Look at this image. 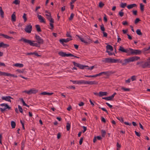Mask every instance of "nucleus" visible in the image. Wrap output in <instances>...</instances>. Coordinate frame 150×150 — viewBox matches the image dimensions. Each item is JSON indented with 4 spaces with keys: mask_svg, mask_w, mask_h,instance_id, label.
<instances>
[{
    "mask_svg": "<svg viewBox=\"0 0 150 150\" xmlns=\"http://www.w3.org/2000/svg\"><path fill=\"white\" fill-rule=\"evenodd\" d=\"M143 61H141L140 62H138L137 63V65L139 66V67H142V65H143Z\"/></svg>",
    "mask_w": 150,
    "mask_h": 150,
    "instance_id": "a19ab883",
    "label": "nucleus"
},
{
    "mask_svg": "<svg viewBox=\"0 0 150 150\" xmlns=\"http://www.w3.org/2000/svg\"><path fill=\"white\" fill-rule=\"evenodd\" d=\"M101 121L103 122L104 123H105L106 122V120L105 118L103 117H101Z\"/></svg>",
    "mask_w": 150,
    "mask_h": 150,
    "instance_id": "680f3d73",
    "label": "nucleus"
},
{
    "mask_svg": "<svg viewBox=\"0 0 150 150\" xmlns=\"http://www.w3.org/2000/svg\"><path fill=\"white\" fill-rule=\"evenodd\" d=\"M83 133H84L86 130L87 128L86 127H85L84 126H83Z\"/></svg>",
    "mask_w": 150,
    "mask_h": 150,
    "instance_id": "69168bd1",
    "label": "nucleus"
},
{
    "mask_svg": "<svg viewBox=\"0 0 150 150\" xmlns=\"http://www.w3.org/2000/svg\"><path fill=\"white\" fill-rule=\"evenodd\" d=\"M47 18L50 21V22L54 23V19L52 18L50 13H48V14H45Z\"/></svg>",
    "mask_w": 150,
    "mask_h": 150,
    "instance_id": "6e6552de",
    "label": "nucleus"
},
{
    "mask_svg": "<svg viewBox=\"0 0 150 150\" xmlns=\"http://www.w3.org/2000/svg\"><path fill=\"white\" fill-rule=\"evenodd\" d=\"M71 127L70 124L69 122L67 123V125H66V128L67 131H69Z\"/></svg>",
    "mask_w": 150,
    "mask_h": 150,
    "instance_id": "72a5a7b5",
    "label": "nucleus"
},
{
    "mask_svg": "<svg viewBox=\"0 0 150 150\" xmlns=\"http://www.w3.org/2000/svg\"><path fill=\"white\" fill-rule=\"evenodd\" d=\"M131 51V53L132 55H138L140 54L142 52L141 50H133L132 49H130Z\"/></svg>",
    "mask_w": 150,
    "mask_h": 150,
    "instance_id": "39448f33",
    "label": "nucleus"
},
{
    "mask_svg": "<svg viewBox=\"0 0 150 150\" xmlns=\"http://www.w3.org/2000/svg\"><path fill=\"white\" fill-rule=\"evenodd\" d=\"M38 17L41 23H45V21L44 20V18L40 15H38Z\"/></svg>",
    "mask_w": 150,
    "mask_h": 150,
    "instance_id": "2eb2a0df",
    "label": "nucleus"
},
{
    "mask_svg": "<svg viewBox=\"0 0 150 150\" xmlns=\"http://www.w3.org/2000/svg\"><path fill=\"white\" fill-rule=\"evenodd\" d=\"M19 100L22 102L23 105L26 106L28 107H29V105H27V104L25 103V102L24 101L23 98H19Z\"/></svg>",
    "mask_w": 150,
    "mask_h": 150,
    "instance_id": "bb28decb",
    "label": "nucleus"
},
{
    "mask_svg": "<svg viewBox=\"0 0 150 150\" xmlns=\"http://www.w3.org/2000/svg\"><path fill=\"white\" fill-rule=\"evenodd\" d=\"M66 35L67 37H69L70 38H71V36L70 35V33L69 32H67L66 34Z\"/></svg>",
    "mask_w": 150,
    "mask_h": 150,
    "instance_id": "864d4df0",
    "label": "nucleus"
},
{
    "mask_svg": "<svg viewBox=\"0 0 150 150\" xmlns=\"http://www.w3.org/2000/svg\"><path fill=\"white\" fill-rule=\"evenodd\" d=\"M11 125L12 128H15L16 125L15 122L13 121H11Z\"/></svg>",
    "mask_w": 150,
    "mask_h": 150,
    "instance_id": "473e14b6",
    "label": "nucleus"
},
{
    "mask_svg": "<svg viewBox=\"0 0 150 150\" xmlns=\"http://www.w3.org/2000/svg\"><path fill=\"white\" fill-rule=\"evenodd\" d=\"M101 133L102 137H104L106 134V132L105 130H102L101 131Z\"/></svg>",
    "mask_w": 150,
    "mask_h": 150,
    "instance_id": "c9c22d12",
    "label": "nucleus"
},
{
    "mask_svg": "<svg viewBox=\"0 0 150 150\" xmlns=\"http://www.w3.org/2000/svg\"><path fill=\"white\" fill-rule=\"evenodd\" d=\"M135 133L137 136L138 137H139L140 136V134L139 132H137L136 131H135Z\"/></svg>",
    "mask_w": 150,
    "mask_h": 150,
    "instance_id": "338daca9",
    "label": "nucleus"
},
{
    "mask_svg": "<svg viewBox=\"0 0 150 150\" xmlns=\"http://www.w3.org/2000/svg\"><path fill=\"white\" fill-rule=\"evenodd\" d=\"M0 35L2 36L3 37L5 38L11 40L13 38L12 37H10L7 35H5L4 34H0Z\"/></svg>",
    "mask_w": 150,
    "mask_h": 150,
    "instance_id": "a211bd4d",
    "label": "nucleus"
},
{
    "mask_svg": "<svg viewBox=\"0 0 150 150\" xmlns=\"http://www.w3.org/2000/svg\"><path fill=\"white\" fill-rule=\"evenodd\" d=\"M94 66H92L90 67H86V69H89V70H91L93 69V68H94Z\"/></svg>",
    "mask_w": 150,
    "mask_h": 150,
    "instance_id": "4d7b16f0",
    "label": "nucleus"
},
{
    "mask_svg": "<svg viewBox=\"0 0 150 150\" xmlns=\"http://www.w3.org/2000/svg\"><path fill=\"white\" fill-rule=\"evenodd\" d=\"M123 10V9H122L119 12V15L121 17H122L124 14V13L122 11Z\"/></svg>",
    "mask_w": 150,
    "mask_h": 150,
    "instance_id": "58836bf2",
    "label": "nucleus"
},
{
    "mask_svg": "<svg viewBox=\"0 0 150 150\" xmlns=\"http://www.w3.org/2000/svg\"><path fill=\"white\" fill-rule=\"evenodd\" d=\"M116 94V93L115 92L111 96L106 97H103L102 98V99L108 100H112L114 98L115 95Z\"/></svg>",
    "mask_w": 150,
    "mask_h": 150,
    "instance_id": "9b49d317",
    "label": "nucleus"
},
{
    "mask_svg": "<svg viewBox=\"0 0 150 150\" xmlns=\"http://www.w3.org/2000/svg\"><path fill=\"white\" fill-rule=\"evenodd\" d=\"M140 20L139 18H137L134 21V23L137 24Z\"/></svg>",
    "mask_w": 150,
    "mask_h": 150,
    "instance_id": "5fc2aeb1",
    "label": "nucleus"
},
{
    "mask_svg": "<svg viewBox=\"0 0 150 150\" xmlns=\"http://www.w3.org/2000/svg\"><path fill=\"white\" fill-rule=\"evenodd\" d=\"M103 37H104L106 38L107 37L108 34L107 33L105 32H103Z\"/></svg>",
    "mask_w": 150,
    "mask_h": 150,
    "instance_id": "bf43d9fd",
    "label": "nucleus"
},
{
    "mask_svg": "<svg viewBox=\"0 0 150 150\" xmlns=\"http://www.w3.org/2000/svg\"><path fill=\"white\" fill-rule=\"evenodd\" d=\"M58 54L60 56L62 57H70V56H72L71 54H66V53L63 52H59L58 53Z\"/></svg>",
    "mask_w": 150,
    "mask_h": 150,
    "instance_id": "9d476101",
    "label": "nucleus"
},
{
    "mask_svg": "<svg viewBox=\"0 0 150 150\" xmlns=\"http://www.w3.org/2000/svg\"><path fill=\"white\" fill-rule=\"evenodd\" d=\"M117 118L118 120L120 121L121 122H124V120H123V118H122V117H117Z\"/></svg>",
    "mask_w": 150,
    "mask_h": 150,
    "instance_id": "49530a36",
    "label": "nucleus"
},
{
    "mask_svg": "<svg viewBox=\"0 0 150 150\" xmlns=\"http://www.w3.org/2000/svg\"><path fill=\"white\" fill-rule=\"evenodd\" d=\"M131 79L132 81H135L136 80V76L135 75L131 77Z\"/></svg>",
    "mask_w": 150,
    "mask_h": 150,
    "instance_id": "c03bdc74",
    "label": "nucleus"
},
{
    "mask_svg": "<svg viewBox=\"0 0 150 150\" xmlns=\"http://www.w3.org/2000/svg\"><path fill=\"white\" fill-rule=\"evenodd\" d=\"M0 106L2 107H4V108H0L1 111L2 112H3L4 111L7 109L10 110L11 108V107L8 106V105L6 103H2L0 104Z\"/></svg>",
    "mask_w": 150,
    "mask_h": 150,
    "instance_id": "20e7f679",
    "label": "nucleus"
},
{
    "mask_svg": "<svg viewBox=\"0 0 150 150\" xmlns=\"http://www.w3.org/2000/svg\"><path fill=\"white\" fill-rule=\"evenodd\" d=\"M99 108L101 109H102L103 111H105L107 114L108 113V111L105 109V108H100V107H99Z\"/></svg>",
    "mask_w": 150,
    "mask_h": 150,
    "instance_id": "3c124183",
    "label": "nucleus"
},
{
    "mask_svg": "<svg viewBox=\"0 0 150 150\" xmlns=\"http://www.w3.org/2000/svg\"><path fill=\"white\" fill-rule=\"evenodd\" d=\"M140 6L141 10L142 11H144V5L142 3H141L140 4Z\"/></svg>",
    "mask_w": 150,
    "mask_h": 150,
    "instance_id": "e433bc0d",
    "label": "nucleus"
},
{
    "mask_svg": "<svg viewBox=\"0 0 150 150\" xmlns=\"http://www.w3.org/2000/svg\"><path fill=\"white\" fill-rule=\"evenodd\" d=\"M121 89V90H123L124 91H129L130 90L129 88H125L123 87H122Z\"/></svg>",
    "mask_w": 150,
    "mask_h": 150,
    "instance_id": "ea45409f",
    "label": "nucleus"
},
{
    "mask_svg": "<svg viewBox=\"0 0 150 150\" xmlns=\"http://www.w3.org/2000/svg\"><path fill=\"white\" fill-rule=\"evenodd\" d=\"M53 23H54L50 22V26L51 27V29H53V28L54 26H53Z\"/></svg>",
    "mask_w": 150,
    "mask_h": 150,
    "instance_id": "e2e57ef3",
    "label": "nucleus"
},
{
    "mask_svg": "<svg viewBox=\"0 0 150 150\" xmlns=\"http://www.w3.org/2000/svg\"><path fill=\"white\" fill-rule=\"evenodd\" d=\"M35 38L38 43L40 44H43L44 42L43 40L39 36L35 35Z\"/></svg>",
    "mask_w": 150,
    "mask_h": 150,
    "instance_id": "1a4fd4ad",
    "label": "nucleus"
},
{
    "mask_svg": "<svg viewBox=\"0 0 150 150\" xmlns=\"http://www.w3.org/2000/svg\"><path fill=\"white\" fill-rule=\"evenodd\" d=\"M23 18L24 19V22H25L27 20V14L25 13H24L23 14Z\"/></svg>",
    "mask_w": 150,
    "mask_h": 150,
    "instance_id": "2f4dec72",
    "label": "nucleus"
},
{
    "mask_svg": "<svg viewBox=\"0 0 150 150\" xmlns=\"http://www.w3.org/2000/svg\"><path fill=\"white\" fill-rule=\"evenodd\" d=\"M140 59L139 57L137 56H134L130 57L127 59H125L123 61L120 59H115L111 58H104L102 60V62L104 63H120L122 64L123 66L127 65L128 63L133 62L137 61Z\"/></svg>",
    "mask_w": 150,
    "mask_h": 150,
    "instance_id": "f257e3e1",
    "label": "nucleus"
},
{
    "mask_svg": "<svg viewBox=\"0 0 150 150\" xmlns=\"http://www.w3.org/2000/svg\"><path fill=\"white\" fill-rule=\"evenodd\" d=\"M83 140V138L81 137L80 138L79 142V144L80 145H81L82 144Z\"/></svg>",
    "mask_w": 150,
    "mask_h": 150,
    "instance_id": "6e6d98bb",
    "label": "nucleus"
},
{
    "mask_svg": "<svg viewBox=\"0 0 150 150\" xmlns=\"http://www.w3.org/2000/svg\"><path fill=\"white\" fill-rule=\"evenodd\" d=\"M30 92V94H35L38 91L36 89H30L29 90Z\"/></svg>",
    "mask_w": 150,
    "mask_h": 150,
    "instance_id": "5701e85b",
    "label": "nucleus"
},
{
    "mask_svg": "<svg viewBox=\"0 0 150 150\" xmlns=\"http://www.w3.org/2000/svg\"><path fill=\"white\" fill-rule=\"evenodd\" d=\"M18 108L19 111L21 113H22L23 112V109H22V107L20 105H18Z\"/></svg>",
    "mask_w": 150,
    "mask_h": 150,
    "instance_id": "09e8293b",
    "label": "nucleus"
},
{
    "mask_svg": "<svg viewBox=\"0 0 150 150\" xmlns=\"http://www.w3.org/2000/svg\"><path fill=\"white\" fill-rule=\"evenodd\" d=\"M70 81L71 82H72L73 84H78V80H77V81H73V80H70Z\"/></svg>",
    "mask_w": 150,
    "mask_h": 150,
    "instance_id": "603ef678",
    "label": "nucleus"
},
{
    "mask_svg": "<svg viewBox=\"0 0 150 150\" xmlns=\"http://www.w3.org/2000/svg\"><path fill=\"white\" fill-rule=\"evenodd\" d=\"M14 66L15 67H16L21 68V67H23L24 65L23 64H22L17 63H16L15 64H14Z\"/></svg>",
    "mask_w": 150,
    "mask_h": 150,
    "instance_id": "393cba45",
    "label": "nucleus"
},
{
    "mask_svg": "<svg viewBox=\"0 0 150 150\" xmlns=\"http://www.w3.org/2000/svg\"><path fill=\"white\" fill-rule=\"evenodd\" d=\"M9 46V45L4 44L3 42L0 43V47H3L4 48L6 47Z\"/></svg>",
    "mask_w": 150,
    "mask_h": 150,
    "instance_id": "b1692460",
    "label": "nucleus"
},
{
    "mask_svg": "<svg viewBox=\"0 0 150 150\" xmlns=\"http://www.w3.org/2000/svg\"><path fill=\"white\" fill-rule=\"evenodd\" d=\"M107 93L106 92H100L99 95L100 96H106Z\"/></svg>",
    "mask_w": 150,
    "mask_h": 150,
    "instance_id": "a878e982",
    "label": "nucleus"
},
{
    "mask_svg": "<svg viewBox=\"0 0 150 150\" xmlns=\"http://www.w3.org/2000/svg\"><path fill=\"white\" fill-rule=\"evenodd\" d=\"M98 84L97 82L96 81H87L86 84L88 85H93V84Z\"/></svg>",
    "mask_w": 150,
    "mask_h": 150,
    "instance_id": "f3484780",
    "label": "nucleus"
},
{
    "mask_svg": "<svg viewBox=\"0 0 150 150\" xmlns=\"http://www.w3.org/2000/svg\"><path fill=\"white\" fill-rule=\"evenodd\" d=\"M100 29L103 32H104L105 31V28L104 27V25L103 24H102L100 26Z\"/></svg>",
    "mask_w": 150,
    "mask_h": 150,
    "instance_id": "79ce46f5",
    "label": "nucleus"
},
{
    "mask_svg": "<svg viewBox=\"0 0 150 150\" xmlns=\"http://www.w3.org/2000/svg\"><path fill=\"white\" fill-rule=\"evenodd\" d=\"M142 67L144 69L146 68H150V64L148 62H143V64L142 65Z\"/></svg>",
    "mask_w": 150,
    "mask_h": 150,
    "instance_id": "f8f14e48",
    "label": "nucleus"
},
{
    "mask_svg": "<svg viewBox=\"0 0 150 150\" xmlns=\"http://www.w3.org/2000/svg\"><path fill=\"white\" fill-rule=\"evenodd\" d=\"M104 5V4L101 1L99 3V6L100 8H102L103 7Z\"/></svg>",
    "mask_w": 150,
    "mask_h": 150,
    "instance_id": "8fccbe9b",
    "label": "nucleus"
},
{
    "mask_svg": "<svg viewBox=\"0 0 150 150\" xmlns=\"http://www.w3.org/2000/svg\"><path fill=\"white\" fill-rule=\"evenodd\" d=\"M35 27L37 31L38 32H40L41 31V30L40 28V26L39 25H35Z\"/></svg>",
    "mask_w": 150,
    "mask_h": 150,
    "instance_id": "c756f323",
    "label": "nucleus"
},
{
    "mask_svg": "<svg viewBox=\"0 0 150 150\" xmlns=\"http://www.w3.org/2000/svg\"><path fill=\"white\" fill-rule=\"evenodd\" d=\"M1 98L3 100H5L6 101L10 102H11V99H13V98L10 96L6 97L3 96Z\"/></svg>",
    "mask_w": 150,
    "mask_h": 150,
    "instance_id": "4468645a",
    "label": "nucleus"
},
{
    "mask_svg": "<svg viewBox=\"0 0 150 150\" xmlns=\"http://www.w3.org/2000/svg\"><path fill=\"white\" fill-rule=\"evenodd\" d=\"M72 63L75 66L78 67L81 69H86V67H88V66L87 65L81 64L79 63H76L75 62H73Z\"/></svg>",
    "mask_w": 150,
    "mask_h": 150,
    "instance_id": "7ed1b4c3",
    "label": "nucleus"
},
{
    "mask_svg": "<svg viewBox=\"0 0 150 150\" xmlns=\"http://www.w3.org/2000/svg\"><path fill=\"white\" fill-rule=\"evenodd\" d=\"M127 5V4L126 3H121L120 5V7L122 8H124Z\"/></svg>",
    "mask_w": 150,
    "mask_h": 150,
    "instance_id": "f704fd0d",
    "label": "nucleus"
},
{
    "mask_svg": "<svg viewBox=\"0 0 150 150\" xmlns=\"http://www.w3.org/2000/svg\"><path fill=\"white\" fill-rule=\"evenodd\" d=\"M32 26L30 23L27 25L25 28V31L27 33H30L32 30Z\"/></svg>",
    "mask_w": 150,
    "mask_h": 150,
    "instance_id": "423d86ee",
    "label": "nucleus"
},
{
    "mask_svg": "<svg viewBox=\"0 0 150 150\" xmlns=\"http://www.w3.org/2000/svg\"><path fill=\"white\" fill-rule=\"evenodd\" d=\"M15 12H14L11 16V20L13 22H15L16 21V16Z\"/></svg>",
    "mask_w": 150,
    "mask_h": 150,
    "instance_id": "412c9836",
    "label": "nucleus"
},
{
    "mask_svg": "<svg viewBox=\"0 0 150 150\" xmlns=\"http://www.w3.org/2000/svg\"><path fill=\"white\" fill-rule=\"evenodd\" d=\"M0 14L2 18L4 17V12L2 10V8L1 6H0Z\"/></svg>",
    "mask_w": 150,
    "mask_h": 150,
    "instance_id": "c85d7f7f",
    "label": "nucleus"
},
{
    "mask_svg": "<svg viewBox=\"0 0 150 150\" xmlns=\"http://www.w3.org/2000/svg\"><path fill=\"white\" fill-rule=\"evenodd\" d=\"M20 1L19 0H15L13 3L16 5H18L20 4Z\"/></svg>",
    "mask_w": 150,
    "mask_h": 150,
    "instance_id": "37998d69",
    "label": "nucleus"
},
{
    "mask_svg": "<svg viewBox=\"0 0 150 150\" xmlns=\"http://www.w3.org/2000/svg\"><path fill=\"white\" fill-rule=\"evenodd\" d=\"M67 88L69 89H74L75 88V87L73 86H70L67 87Z\"/></svg>",
    "mask_w": 150,
    "mask_h": 150,
    "instance_id": "052dcab7",
    "label": "nucleus"
},
{
    "mask_svg": "<svg viewBox=\"0 0 150 150\" xmlns=\"http://www.w3.org/2000/svg\"><path fill=\"white\" fill-rule=\"evenodd\" d=\"M106 104L108 106H109L110 108H112V105H110V104H109L108 103H106Z\"/></svg>",
    "mask_w": 150,
    "mask_h": 150,
    "instance_id": "0e129e2a",
    "label": "nucleus"
},
{
    "mask_svg": "<svg viewBox=\"0 0 150 150\" xmlns=\"http://www.w3.org/2000/svg\"><path fill=\"white\" fill-rule=\"evenodd\" d=\"M106 47L107 50H110L111 51L113 50V48L111 45H108L106 46Z\"/></svg>",
    "mask_w": 150,
    "mask_h": 150,
    "instance_id": "cd10ccee",
    "label": "nucleus"
},
{
    "mask_svg": "<svg viewBox=\"0 0 150 150\" xmlns=\"http://www.w3.org/2000/svg\"><path fill=\"white\" fill-rule=\"evenodd\" d=\"M10 73H8L4 72H2L1 71V76H10Z\"/></svg>",
    "mask_w": 150,
    "mask_h": 150,
    "instance_id": "7c9ffc66",
    "label": "nucleus"
},
{
    "mask_svg": "<svg viewBox=\"0 0 150 150\" xmlns=\"http://www.w3.org/2000/svg\"><path fill=\"white\" fill-rule=\"evenodd\" d=\"M19 41L20 42L23 41L25 43H28L29 44L30 46H35L36 47H40V45H39L37 43H34V42H35V41H32L22 38H21V39L19 40Z\"/></svg>",
    "mask_w": 150,
    "mask_h": 150,
    "instance_id": "f03ea898",
    "label": "nucleus"
},
{
    "mask_svg": "<svg viewBox=\"0 0 150 150\" xmlns=\"http://www.w3.org/2000/svg\"><path fill=\"white\" fill-rule=\"evenodd\" d=\"M137 6V5L135 4H133L128 5L127 6V8L128 9H131L133 7H136Z\"/></svg>",
    "mask_w": 150,
    "mask_h": 150,
    "instance_id": "aec40b11",
    "label": "nucleus"
},
{
    "mask_svg": "<svg viewBox=\"0 0 150 150\" xmlns=\"http://www.w3.org/2000/svg\"><path fill=\"white\" fill-rule=\"evenodd\" d=\"M87 81L83 80H78V85H81V84H86Z\"/></svg>",
    "mask_w": 150,
    "mask_h": 150,
    "instance_id": "dca6fc26",
    "label": "nucleus"
},
{
    "mask_svg": "<svg viewBox=\"0 0 150 150\" xmlns=\"http://www.w3.org/2000/svg\"><path fill=\"white\" fill-rule=\"evenodd\" d=\"M76 36H77L78 38L81 40V41L82 42H83L85 44H87L88 43V42L84 40V39L82 38H81V37L79 35H76Z\"/></svg>",
    "mask_w": 150,
    "mask_h": 150,
    "instance_id": "4be33fe9",
    "label": "nucleus"
},
{
    "mask_svg": "<svg viewBox=\"0 0 150 150\" xmlns=\"http://www.w3.org/2000/svg\"><path fill=\"white\" fill-rule=\"evenodd\" d=\"M16 71L20 73H24V70H23L17 69Z\"/></svg>",
    "mask_w": 150,
    "mask_h": 150,
    "instance_id": "13d9d810",
    "label": "nucleus"
},
{
    "mask_svg": "<svg viewBox=\"0 0 150 150\" xmlns=\"http://www.w3.org/2000/svg\"><path fill=\"white\" fill-rule=\"evenodd\" d=\"M74 13H72L71 14L69 18V20H72L74 18Z\"/></svg>",
    "mask_w": 150,
    "mask_h": 150,
    "instance_id": "a18cd8bd",
    "label": "nucleus"
},
{
    "mask_svg": "<svg viewBox=\"0 0 150 150\" xmlns=\"http://www.w3.org/2000/svg\"><path fill=\"white\" fill-rule=\"evenodd\" d=\"M117 148V150H119L121 147V145L118 142H117L116 145Z\"/></svg>",
    "mask_w": 150,
    "mask_h": 150,
    "instance_id": "de8ad7c7",
    "label": "nucleus"
},
{
    "mask_svg": "<svg viewBox=\"0 0 150 150\" xmlns=\"http://www.w3.org/2000/svg\"><path fill=\"white\" fill-rule=\"evenodd\" d=\"M136 33L138 35H142V33L141 32V30L139 29H138L136 31Z\"/></svg>",
    "mask_w": 150,
    "mask_h": 150,
    "instance_id": "4c0bfd02",
    "label": "nucleus"
},
{
    "mask_svg": "<svg viewBox=\"0 0 150 150\" xmlns=\"http://www.w3.org/2000/svg\"><path fill=\"white\" fill-rule=\"evenodd\" d=\"M84 103L83 102H81L79 104V105L80 106H82L84 105Z\"/></svg>",
    "mask_w": 150,
    "mask_h": 150,
    "instance_id": "774afa93",
    "label": "nucleus"
},
{
    "mask_svg": "<svg viewBox=\"0 0 150 150\" xmlns=\"http://www.w3.org/2000/svg\"><path fill=\"white\" fill-rule=\"evenodd\" d=\"M119 50L121 52H125L127 53L128 52V50L127 49H125L122 46L120 47L119 49Z\"/></svg>",
    "mask_w": 150,
    "mask_h": 150,
    "instance_id": "ddd939ff",
    "label": "nucleus"
},
{
    "mask_svg": "<svg viewBox=\"0 0 150 150\" xmlns=\"http://www.w3.org/2000/svg\"><path fill=\"white\" fill-rule=\"evenodd\" d=\"M72 40V39L71 38H67L66 39H60L59 41L61 43L63 46H64V42H67L69 41Z\"/></svg>",
    "mask_w": 150,
    "mask_h": 150,
    "instance_id": "0eeeda50",
    "label": "nucleus"
},
{
    "mask_svg": "<svg viewBox=\"0 0 150 150\" xmlns=\"http://www.w3.org/2000/svg\"><path fill=\"white\" fill-rule=\"evenodd\" d=\"M103 74H104L106 76H109L111 74L113 73V72L111 71H106L102 72Z\"/></svg>",
    "mask_w": 150,
    "mask_h": 150,
    "instance_id": "6ab92c4d",
    "label": "nucleus"
}]
</instances>
